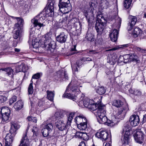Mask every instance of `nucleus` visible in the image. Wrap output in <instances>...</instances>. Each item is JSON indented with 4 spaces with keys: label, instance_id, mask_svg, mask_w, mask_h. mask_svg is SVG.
I'll use <instances>...</instances> for the list:
<instances>
[{
    "label": "nucleus",
    "instance_id": "1",
    "mask_svg": "<svg viewBox=\"0 0 146 146\" xmlns=\"http://www.w3.org/2000/svg\"><path fill=\"white\" fill-rule=\"evenodd\" d=\"M54 10L53 3L51 2L48 5L47 9L40 12L31 20V21L33 25L31 26V30L30 31V38L33 37L34 35L35 29L34 28H36L37 29H39L42 27H43L44 25L42 23L45 19V17L53 16L54 14Z\"/></svg>",
    "mask_w": 146,
    "mask_h": 146
},
{
    "label": "nucleus",
    "instance_id": "2",
    "mask_svg": "<svg viewBox=\"0 0 146 146\" xmlns=\"http://www.w3.org/2000/svg\"><path fill=\"white\" fill-rule=\"evenodd\" d=\"M44 42V46L47 47L48 50L51 51H53L56 48V42L51 39L50 37L49 36L48 34H46L45 36Z\"/></svg>",
    "mask_w": 146,
    "mask_h": 146
},
{
    "label": "nucleus",
    "instance_id": "3",
    "mask_svg": "<svg viewBox=\"0 0 146 146\" xmlns=\"http://www.w3.org/2000/svg\"><path fill=\"white\" fill-rule=\"evenodd\" d=\"M69 85L67 87L65 92L62 96L63 98H66L71 99L74 101L76 100V101L77 102V101H79L78 99L80 98V97L81 98H82V96L81 97V94L80 93L77 94L76 96L71 94L70 93H68L69 91Z\"/></svg>",
    "mask_w": 146,
    "mask_h": 146
},
{
    "label": "nucleus",
    "instance_id": "4",
    "mask_svg": "<svg viewBox=\"0 0 146 146\" xmlns=\"http://www.w3.org/2000/svg\"><path fill=\"white\" fill-rule=\"evenodd\" d=\"M144 134L141 129L138 130L133 135L135 141L139 144H142L144 140Z\"/></svg>",
    "mask_w": 146,
    "mask_h": 146
},
{
    "label": "nucleus",
    "instance_id": "5",
    "mask_svg": "<svg viewBox=\"0 0 146 146\" xmlns=\"http://www.w3.org/2000/svg\"><path fill=\"white\" fill-rule=\"evenodd\" d=\"M58 6L60 12L62 13H68L71 10L70 4L68 3L59 1Z\"/></svg>",
    "mask_w": 146,
    "mask_h": 146
},
{
    "label": "nucleus",
    "instance_id": "6",
    "mask_svg": "<svg viewBox=\"0 0 146 146\" xmlns=\"http://www.w3.org/2000/svg\"><path fill=\"white\" fill-rule=\"evenodd\" d=\"M123 58L124 62L127 63L131 62H137V56L134 54H131V55L127 54L123 56H119V59Z\"/></svg>",
    "mask_w": 146,
    "mask_h": 146
},
{
    "label": "nucleus",
    "instance_id": "7",
    "mask_svg": "<svg viewBox=\"0 0 146 146\" xmlns=\"http://www.w3.org/2000/svg\"><path fill=\"white\" fill-rule=\"evenodd\" d=\"M54 77L55 79L60 81L68 79L67 72L65 70H59L58 71L55 75Z\"/></svg>",
    "mask_w": 146,
    "mask_h": 146
},
{
    "label": "nucleus",
    "instance_id": "8",
    "mask_svg": "<svg viewBox=\"0 0 146 146\" xmlns=\"http://www.w3.org/2000/svg\"><path fill=\"white\" fill-rule=\"evenodd\" d=\"M106 24L102 22V20L97 19L95 24V29L99 35H101L103 33Z\"/></svg>",
    "mask_w": 146,
    "mask_h": 146
},
{
    "label": "nucleus",
    "instance_id": "9",
    "mask_svg": "<svg viewBox=\"0 0 146 146\" xmlns=\"http://www.w3.org/2000/svg\"><path fill=\"white\" fill-rule=\"evenodd\" d=\"M69 85V88L72 92L80 91V87H82V86L80 85L79 82L77 80H72L71 82L68 86Z\"/></svg>",
    "mask_w": 146,
    "mask_h": 146
},
{
    "label": "nucleus",
    "instance_id": "10",
    "mask_svg": "<svg viewBox=\"0 0 146 146\" xmlns=\"http://www.w3.org/2000/svg\"><path fill=\"white\" fill-rule=\"evenodd\" d=\"M96 136L97 137L101 139L102 141L106 140L109 138L110 140L111 136H109L108 133L107 131L105 130L99 131L96 134Z\"/></svg>",
    "mask_w": 146,
    "mask_h": 146
},
{
    "label": "nucleus",
    "instance_id": "11",
    "mask_svg": "<svg viewBox=\"0 0 146 146\" xmlns=\"http://www.w3.org/2000/svg\"><path fill=\"white\" fill-rule=\"evenodd\" d=\"M139 118L137 115H133L131 116L129 122L131 126L135 127L138 125L139 122Z\"/></svg>",
    "mask_w": 146,
    "mask_h": 146
},
{
    "label": "nucleus",
    "instance_id": "12",
    "mask_svg": "<svg viewBox=\"0 0 146 146\" xmlns=\"http://www.w3.org/2000/svg\"><path fill=\"white\" fill-rule=\"evenodd\" d=\"M84 15L85 16L89 23L93 22L94 20V17L93 12H88L87 10L84 11Z\"/></svg>",
    "mask_w": 146,
    "mask_h": 146
},
{
    "label": "nucleus",
    "instance_id": "13",
    "mask_svg": "<svg viewBox=\"0 0 146 146\" xmlns=\"http://www.w3.org/2000/svg\"><path fill=\"white\" fill-rule=\"evenodd\" d=\"M103 108V107L101 106L96 111H95L94 113L96 115L97 118L104 117L106 115V112Z\"/></svg>",
    "mask_w": 146,
    "mask_h": 146
},
{
    "label": "nucleus",
    "instance_id": "14",
    "mask_svg": "<svg viewBox=\"0 0 146 146\" xmlns=\"http://www.w3.org/2000/svg\"><path fill=\"white\" fill-rule=\"evenodd\" d=\"M56 40L58 42L62 43L66 42L67 38V35L64 32L61 33L56 36Z\"/></svg>",
    "mask_w": 146,
    "mask_h": 146
},
{
    "label": "nucleus",
    "instance_id": "15",
    "mask_svg": "<svg viewBox=\"0 0 146 146\" xmlns=\"http://www.w3.org/2000/svg\"><path fill=\"white\" fill-rule=\"evenodd\" d=\"M56 127L60 130L63 131L67 128V126L66 124L63 123L62 121L58 120L55 122Z\"/></svg>",
    "mask_w": 146,
    "mask_h": 146
},
{
    "label": "nucleus",
    "instance_id": "16",
    "mask_svg": "<svg viewBox=\"0 0 146 146\" xmlns=\"http://www.w3.org/2000/svg\"><path fill=\"white\" fill-rule=\"evenodd\" d=\"M19 146H29V141L27 133L23 135Z\"/></svg>",
    "mask_w": 146,
    "mask_h": 146
},
{
    "label": "nucleus",
    "instance_id": "17",
    "mask_svg": "<svg viewBox=\"0 0 146 146\" xmlns=\"http://www.w3.org/2000/svg\"><path fill=\"white\" fill-rule=\"evenodd\" d=\"M119 31L116 29L112 31V32L110 34V36L111 40L113 42H115L117 40Z\"/></svg>",
    "mask_w": 146,
    "mask_h": 146
},
{
    "label": "nucleus",
    "instance_id": "18",
    "mask_svg": "<svg viewBox=\"0 0 146 146\" xmlns=\"http://www.w3.org/2000/svg\"><path fill=\"white\" fill-rule=\"evenodd\" d=\"M129 110L127 104L126 103H125V105L124 107L119 109L117 112L116 114L117 117L119 116V115H123V116L125 115V111H127Z\"/></svg>",
    "mask_w": 146,
    "mask_h": 146
},
{
    "label": "nucleus",
    "instance_id": "19",
    "mask_svg": "<svg viewBox=\"0 0 146 146\" xmlns=\"http://www.w3.org/2000/svg\"><path fill=\"white\" fill-rule=\"evenodd\" d=\"M82 98H81L80 97V98L78 99L79 101H77V102H79L80 104H83V105L85 107H88V108L90 104V100L88 98H86L84 100V95L81 94V97Z\"/></svg>",
    "mask_w": 146,
    "mask_h": 146
},
{
    "label": "nucleus",
    "instance_id": "20",
    "mask_svg": "<svg viewBox=\"0 0 146 146\" xmlns=\"http://www.w3.org/2000/svg\"><path fill=\"white\" fill-rule=\"evenodd\" d=\"M15 133H13L10 132L7 134L5 137V142L7 143H12L14 137L15 136Z\"/></svg>",
    "mask_w": 146,
    "mask_h": 146
},
{
    "label": "nucleus",
    "instance_id": "21",
    "mask_svg": "<svg viewBox=\"0 0 146 146\" xmlns=\"http://www.w3.org/2000/svg\"><path fill=\"white\" fill-rule=\"evenodd\" d=\"M133 34L134 37H137L138 36H144V35L141 29L138 28H135Z\"/></svg>",
    "mask_w": 146,
    "mask_h": 146
},
{
    "label": "nucleus",
    "instance_id": "22",
    "mask_svg": "<svg viewBox=\"0 0 146 146\" xmlns=\"http://www.w3.org/2000/svg\"><path fill=\"white\" fill-rule=\"evenodd\" d=\"M26 68L25 64L22 63L20 65L17 66L15 67V70L16 72H25L26 71Z\"/></svg>",
    "mask_w": 146,
    "mask_h": 146
},
{
    "label": "nucleus",
    "instance_id": "23",
    "mask_svg": "<svg viewBox=\"0 0 146 146\" xmlns=\"http://www.w3.org/2000/svg\"><path fill=\"white\" fill-rule=\"evenodd\" d=\"M126 102L123 103L121 100H115L112 102V105L117 108H122L124 107Z\"/></svg>",
    "mask_w": 146,
    "mask_h": 146
},
{
    "label": "nucleus",
    "instance_id": "24",
    "mask_svg": "<svg viewBox=\"0 0 146 146\" xmlns=\"http://www.w3.org/2000/svg\"><path fill=\"white\" fill-rule=\"evenodd\" d=\"M23 102L21 100L18 101L15 103L14 106L15 109L17 110H20L23 107Z\"/></svg>",
    "mask_w": 146,
    "mask_h": 146
},
{
    "label": "nucleus",
    "instance_id": "25",
    "mask_svg": "<svg viewBox=\"0 0 146 146\" xmlns=\"http://www.w3.org/2000/svg\"><path fill=\"white\" fill-rule=\"evenodd\" d=\"M19 128V125L15 123H12L11 124V127L10 132L13 133H16L15 132Z\"/></svg>",
    "mask_w": 146,
    "mask_h": 146
},
{
    "label": "nucleus",
    "instance_id": "26",
    "mask_svg": "<svg viewBox=\"0 0 146 146\" xmlns=\"http://www.w3.org/2000/svg\"><path fill=\"white\" fill-rule=\"evenodd\" d=\"M129 44H123L121 45L117 46L115 47L108 50L107 51H110L112 50H115L120 48H121V49H124L125 48L128 47L129 46Z\"/></svg>",
    "mask_w": 146,
    "mask_h": 146
},
{
    "label": "nucleus",
    "instance_id": "27",
    "mask_svg": "<svg viewBox=\"0 0 146 146\" xmlns=\"http://www.w3.org/2000/svg\"><path fill=\"white\" fill-rule=\"evenodd\" d=\"M109 3L106 0H102L101 1L100 7L102 9H107L109 7Z\"/></svg>",
    "mask_w": 146,
    "mask_h": 146
},
{
    "label": "nucleus",
    "instance_id": "28",
    "mask_svg": "<svg viewBox=\"0 0 146 146\" xmlns=\"http://www.w3.org/2000/svg\"><path fill=\"white\" fill-rule=\"evenodd\" d=\"M131 129V127L129 125L126 124L123 129V132L125 134L130 135V131Z\"/></svg>",
    "mask_w": 146,
    "mask_h": 146
},
{
    "label": "nucleus",
    "instance_id": "29",
    "mask_svg": "<svg viewBox=\"0 0 146 146\" xmlns=\"http://www.w3.org/2000/svg\"><path fill=\"white\" fill-rule=\"evenodd\" d=\"M129 24L135 25L137 21V17L135 16H131L129 17Z\"/></svg>",
    "mask_w": 146,
    "mask_h": 146
},
{
    "label": "nucleus",
    "instance_id": "30",
    "mask_svg": "<svg viewBox=\"0 0 146 146\" xmlns=\"http://www.w3.org/2000/svg\"><path fill=\"white\" fill-rule=\"evenodd\" d=\"M97 119L98 121L101 124H106V123L107 121V118L106 115L100 117H97Z\"/></svg>",
    "mask_w": 146,
    "mask_h": 146
},
{
    "label": "nucleus",
    "instance_id": "31",
    "mask_svg": "<svg viewBox=\"0 0 146 146\" xmlns=\"http://www.w3.org/2000/svg\"><path fill=\"white\" fill-rule=\"evenodd\" d=\"M47 98L48 99L51 101H52L53 100L54 94L53 92L48 90L47 91Z\"/></svg>",
    "mask_w": 146,
    "mask_h": 146
},
{
    "label": "nucleus",
    "instance_id": "32",
    "mask_svg": "<svg viewBox=\"0 0 146 146\" xmlns=\"http://www.w3.org/2000/svg\"><path fill=\"white\" fill-rule=\"evenodd\" d=\"M98 104H90L88 107L90 109L93 111H96L98 109L99 107H100Z\"/></svg>",
    "mask_w": 146,
    "mask_h": 146
},
{
    "label": "nucleus",
    "instance_id": "33",
    "mask_svg": "<svg viewBox=\"0 0 146 146\" xmlns=\"http://www.w3.org/2000/svg\"><path fill=\"white\" fill-rule=\"evenodd\" d=\"M117 60V56L116 54H113L109 60V62L111 64H114Z\"/></svg>",
    "mask_w": 146,
    "mask_h": 146
},
{
    "label": "nucleus",
    "instance_id": "34",
    "mask_svg": "<svg viewBox=\"0 0 146 146\" xmlns=\"http://www.w3.org/2000/svg\"><path fill=\"white\" fill-rule=\"evenodd\" d=\"M1 114H7L10 115L11 111L7 107L2 108L1 109Z\"/></svg>",
    "mask_w": 146,
    "mask_h": 146
},
{
    "label": "nucleus",
    "instance_id": "35",
    "mask_svg": "<svg viewBox=\"0 0 146 146\" xmlns=\"http://www.w3.org/2000/svg\"><path fill=\"white\" fill-rule=\"evenodd\" d=\"M10 115L7 114H1L0 115V118H1L2 119V121L3 122H6L9 119Z\"/></svg>",
    "mask_w": 146,
    "mask_h": 146
},
{
    "label": "nucleus",
    "instance_id": "36",
    "mask_svg": "<svg viewBox=\"0 0 146 146\" xmlns=\"http://www.w3.org/2000/svg\"><path fill=\"white\" fill-rule=\"evenodd\" d=\"M132 1V0H125L123 5L124 7L127 9L130 8Z\"/></svg>",
    "mask_w": 146,
    "mask_h": 146
},
{
    "label": "nucleus",
    "instance_id": "37",
    "mask_svg": "<svg viewBox=\"0 0 146 146\" xmlns=\"http://www.w3.org/2000/svg\"><path fill=\"white\" fill-rule=\"evenodd\" d=\"M106 90L103 86H101L98 88L96 90V92L99 94H103L106 92Z\"/></svg>",
    "mask_w": 146,
    "mask_h": 146
},
{
    "label": "nucleus",
    "instance_id": "38",
    "mask_svg": "<svg viewBox=\"0 0 146 146\" xmlns=\"http://www.w3.org/2000/svg\"><path fill=\"white\" fill-rule=\"evenodd\" d=\"M86 39L88 41L92 42L94 41V35L91 33H87L86 36Z\"/></svg>",
    "mask_w": 146,
    "mask_h": 146
},
{
    "label": "nucleus",
    "instance_id": "39",
    "mask_svg": "<svg viewBox=\"0 0 146 146\" xmlns=\"http://www.w3.org/2000/svg\"><path fill=\"white\" fill-rule=\"evenodd\" d=\"M83 115H80L76 117L75 119V121L77 125L81 124L82 121Z\"/></svg>",
    "mask_w": 146,
    "mask_h": 146
},
{
    "label": "nucleus",
    "instance_id": "40",
    "mask_svg": "<svg viewBox=\"0 0 146 146\" xmlns=\"http://www.w3.org/2000/svg\"><path fill=\"white\" fill-rule=\"evenodd\" d=\"M33 82L32 79L31 81V83L28 87V93L29 95H31L33 92Z\"/></svg>",
    "mask_w": 146,
    "mask_h": 146
},
{
    "label": "nucleus",
    "instance_id": "41",
    "mask_svg": "<svg viewBox=\"0 0 146 146\" xmlns=\"http://www.w3.org/2000/svg\"><path fill=\"white\" fill-rule=\"evenodd\" d=\"M44 128L48 130L49 132H51L53 129L52 123H50L47 124L44 126Z\"/></svg>",
    "mask_w": 146,
    "mask_h": 146
},
{
    "label": "nucleus",
    "instance_id": "42",
    "mask_svg": "<svg viewBox=\"0 0 146 146\" xmlns=\"http://www.w3.org/2000/svg\"><path fill=\"white\" fill-rule=\"evenodd\" d=\"M44 128L48 130L49 132H51L53 129L52 123H50L47 124L44 126Z\"/></svg>",
    "mask_w": 146,
    "mask_h": 146
},
{
    "label": "nucleus",
    "instance_id": "43",
    "mask_svg": "<svg viewBox=\"0 0 146 146\" xmlns=\"http://www.w3.org/2000/svg\"><path fill=\"white\" fill-rule=\"evenodd\" d=\"M75 113V112H72L69 114V116L68 117V121L67 122V125H70L71 121L73 119V117H74Z\"/></svg>",
    "mask_w": 146,
    "mask_h": 146
},
{
    "label": "nucleus",
    "instance_id": "44",
    "mask_svg": "<svg viewBox=\"0 0 146 146\" xmlns=\"http://www.w3.org/2000/svg\"><path fill=\"white\" fill-rule=\"evenodd\" d=\"M78 128L80 130H85L87 127V125L81 123V124L77 125Z\"/></svg>",
    "mask_w": 146,
    "mask_h": 146
},
{
    "label": "nucleus",
    "instance_id": "45",
    "mask_svg": "<svg viewBox=\"0 0 146 146\" xmlns=\"http://www.w3.org/2000/svg\"><path fill=\"white\" fill-rule=\"evenodd\" d=\"M11 17L13 19H16L17 20L18 23H19L20 25H23V24L24 20L22 18L13 16H11Z\"/></svg>",
    "mask_w": 146,
    "mask_h": 146
},
{
    "label": "nucleus",
    "instance_id": "46",
    "mask_svg": "<svg viewBox=\"0 0 146 146\" xmlns=\"http://www.w3.org/2000/svg\"><path fill=\"white\" fill-rule=\"evenodd\" d=\"M130 135L125 134L123 138V144H128L129 143V136Z\"/></svg>",
    "mask_w": 146,
    "mask_h": 146
},
{
    "label": "nucleus",
    "instance_id": "47",
    "mask_svg": "<svg viewBox=\"0 0 146 146\" xmlns=\"http://www.w3.org/2000/svg\"><path fill=\"white\" fill-rule=\"evenodd\" d=\"M135 49L137 52H141L144 55L146 54V50L145 49H142L140 47H136Z\"/></svg>",
    "mask_w": 146,
    "mask_h": 146
},
{
    "label": "nucleus",
    "instance_id": "48",
    "mask_svg": "<svg viewBox=\"0 0 146 146\" xmlns=\"http://www.w3.org/2000/svg\"><path fill=\"white\" fill-rule=\"evenodd\" d=\"M100 35H99L98 36L96 40V44H102L103 42L102 38L100 36Z\"/></svg>",
    "mask_w": 146,
    "mask_h": 146
},
{
    "label": "nucleus",
    "instance_id": "49",
    "mask_svg": "<svg viewBox=\"0 0 146 146\" xmlns=\"http://www.w3.org/2000/svg\"><path fill=\"white\" fill-rule=\"evenodd\" d=\"M76 45H74L73 46V47L72 48H71V49L70 52V53L68 54L69 55H72L73 54L77 53V51L76 49Z\"/></svg>",
    "mask_w": 146,
    "mask_h": 146
},
{
    "label": "nucleus",
    "instance_id": "50",
    "mask_svg": "<svg viewBox=\"0 0 146 146\" xmlns=\"http://www.w3.org/2000/svg\"><path fill=\"white\" fill-rule=\"evenodd\" d=\"M64 113L61 111L60 112L57 113L56 114L55 116L56 118L60 119L64 117Z\"/></svg>",
    "mask_w": 146,
    "mask_h": 146
},
{
    "label": "nucleus",
    "instance_id": "51",
    "mask_svg": "<svg viewBox=\"0 0 146 146\" xmlns=\"http://www.w3.org/2000/svg\"><path fill=\"white\" fill-rule=\"evenodd\" d=\"M32 132L33 133V136H36L38 134V129L36 127H33L32 129Z\"/></svg>",
    "mask_w": 146,
    "mask_h": 146
},
{
    "label": "nucleus",
    "instance_id": "52",
    "mask_svg": "<svg viewBox=\"0 0 146 146\" xmlns=\"http://www.w3.org/2000/svg\"><path fill=\"white\" fill-rule=\"evenodd\" d=\"M89 9L90 10V12H93V10H94V8L95 7V6L94 3L92 2H91L89 3Z\"/></svg>",
    "mask_w": 146,
    "mask_h": 146
},
{
    "label": "nucleus",
    "instance_id": "53",
    "mask_svg": "<svg viewBox=\"0 0 146 146\" xmlns=\"http://www.w3.org/2000/svg\"><path fill=\"white\" fill-rule=\"evenodd\" d=\"M43 136L44 137L47 136L51 132H49L46 129L43 128L42 130Z\"/></svg>",
    "mask_w": 146,
    "mask_h": 146
},
{
    "label": "nucleus",
    "instance_id": "54",
    "mask_svg": "<svg viewBox=\"0 0 146 146\" xmlns=\"http://www.w3.org/2000/svg\"><path fill=\"white\" fill-rule=\"evenodd\" d=\"M17 97L15 96H13L10 100L9 105H11L13 103L15 102L17 100Z\"/></svg>",
    "mask_w": 146,
    "mask_h": 146
},
{
    "label": "nucleus",
    "instance_id": "55",
    "mask_svg": "<svg viewBox=\"0 0 146 146\" xmlns=\"http://www.w3.org/2000/svg\"><path fill=\"white\" fill-rule=\"evenodd\" d=\"M6 72L8 75H10L12 74L13 72V70L11 68L8 67L6 68Z\"/></svg>",
    "mask_w": 146,
    "mask_h": 146
},
{
    "label": "nucleus",
    "instance_id": "56",
    "mask_svg": "<svg viewBox=\"0 0 146 146\" xmlns=\"http://www.w3.org/2000/svg\"><path fill=\"white\" fill-rule=\"evenodd\" d=\"M20 31L17 30H16L15 31V32L13 35V38L14 39H17L19 36V33Z\"/></svg>",
    "mask_w": 146,
    "mask_h": 146
},
{
    "label": "nucleus",
    "instance_id": "57",
    "mask_svg": "<svg viewBox=\"0 0 146 146\" xmlns=\"http://www.w3.org/2000/svg\"><path fill=\"white\" fill-rule=\"evenodd\" d=\"M88 139V136L86 133H82V136L81 139L85 141L87 140Z\"/></svg>",
    "mask_w": 146,
    "mask_h": 146
},
{
    "label": "nucleus",
    "instance_id": "58",
    "mask_svg": "<svg viewBox=\"0 0 146 146\" xmlns=\"http://www.w3.org/2000/svg\"><path fill=\"white\" fill-rule=\"evenodd\" d=\"M142 94L141 92L138 90H135V92L134 93V95L137 96H141Z\"/></svg>",
    "mask_w": 146,
    "mask_h": 146
},
{
    "label": "nucleus",
    "instance_id": "59",
    "mask_svg": "<svg viewBox=\"0 0 146 146\" xmlns=\"http://www.w3.org/2000/svg\"><path fill=\"white\" fill-rule=\"evenodd\" d=\"M32 45L34 48L36 49L39 47V43L38 42L34 41L32 42Z\"/></svg>",
    "mask_w": 146,
    "mask_h": 146
},
{
    "label": "nucleus",
    "instance_id": "60",
    "mask_svg": "<svg viewBox=\"0 0 146 146\" xmlns=\"http://www.w3.org/2000/svg\"><path fill=\"white\" fill-rule=\"evenodd\" d=\"M7 98L3 96L0 95V103L4 102L7 100Z\"/></svg>",
    "mask_w": 146,
    "mask_h": 146
},
{
    "label": "nucleus",
    "instance_id": "61",
    "mask_svg": "<svg viewBox=\"0 0 146 146\" xmlns=\"http://www.w3.org/2000/svg\"><path fill=\"white\" fill-rule=\"evenodd\" d=\"M63 17L62 18V20L61 21L62 23H66L67 20L68 19V17L67 15H66V14L63 15Z\"/></svg>",
    "mask_w": 146,
    "mask_h": 146
},
{
    "label": "nucleus",
    "instance_id": "62",
    "mask_svg": "<svg viewBox=\"0 0 146 146\" xmlns=\"http://www.w3.org/2000/svg\"><path fill=\"white\" fill-rule=\"evenodd\" d=\"M82 133V132H76L75 135V137L81 139Z\"/></svg>",
    "mask_w": 146,
    "mask_h": 146
},
{
    "label": "nucleus",
    "instance_id": "63",
    "mask_svg": "<svg viewBox=\"0 0 146 146\" xmlns=\"http://www.w3.org/2000/svg\"><path fill=\"white\" fill-rule=\"evenodd\" d=\"M40 77V74L37 73L34 74L32 76V78L35 79H38Z\"/></svg>",
    "mask_w": 146,
    "mask_h": 146
},
{
    "label": "nucleus",
    "instance_id": "64",
    "mask_svg": "<svg viewBox=\"0 0 146 146\" xmlns=\"http://www.w3.org/2000/svg\"><path fill=\"white\" fill-rule=\"evenodd\" d=\"M20 24L17 23L15 24V29L16 30H18L20 31L21 30V27L20 26Z\"/></svg>",
    "mask_w": 146,
    "mask_h": 146
}]
</instances>
